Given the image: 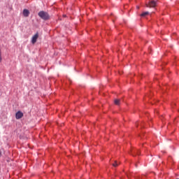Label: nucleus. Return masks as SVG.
Masks as SVG:
<instances>
[{
  "label": "nucleus",
  "instance_id": "nucleus-3",
  "mask_svg": "<svg viewBox=\"0 0 179 179\" xmlns=\"http://www.w3.org/2000/svg\"><path fill=\"white\" fill-rule=\"evenodd\" d=\"M37 38H38V33L32 36V38H31L32 44H36V43L37 42Z\"/></svg>",
  "mask_w": 179,
  "mask_h": 179
},
{
  "label": "nucleus",
  "instance_id": "nucleus-8",
  "mask_svg": "<svg viewBox=\"0 0 179 179\" xmlns=\"http://www.w3.org/2000/svg\"><path fill=\"white\" fill-rule=\"evenodd\" d=\"M117 166H118V162H115V163L113 164V167H117Z\"/></svg>",
  "mask_w": 179,
  "mask_h": 179
},
{
  "label": "nucleus",
  "instance_id": "nucleus-6",
  "mask_svg": "<svg viewBox=\"0 0 179 179\" xmlns=\"http://www.w3.org/2000/svg\"><path fill=\"white\" fill-rule=\"evenodd\" d=\"M148 15H149V12H144L141 15V16L142 17H145V16H148Z\"/></svg>",
  "mask_w": 179,
  "mask_h": 179
},
{
  "label": "nucleus",
  "instance_id": "nucleus-2",
  "mask_svg": "<svg viewBox=\"0 0 179 179\" xmlns=\"http://www.w3.org/2000/svg\"><path fill=\"white\" fill-rule=\"evenodd\" d=\"M156 5H157L156 1L152 0V1H150L148 4H147V6L148 8H155V6H156Z\"/></svg>",
  "mask_w": 179,
  "mask_h": 179
},
{
  "label": "nucleus",
  "instance_id": "nucleus-1",
  "mask_svg": "<svg viewBox=\"0 0 179 179\" xmlns=\"http://www.w3.org/2000/svg\"><path fill=\"white\" fill-rule=\"evenodd\" d=\"M38 16L43 20H48V19H50V15H48V13L45 12V11L39 12Z\"/></svg>",
  "mask_w": 179,
  "mask_h": 179
},
{
  "label": "nucleus",
  "instance_id": "nucleus-4",
  "mask_svg": "<svg viewBox=\"0 0 179 179\" xmlns=\"http://www.w3.org/2000/svg\"><path fill=\"white\" fill-rule=\"evenodd\" d=\"M22 117H23V113H22L21 111H18L15 114L16 120H20V118H22Z\"/></svg>",
  "mask_w": 179,
  "mask_h": 179
},
{
  "label": "nucleus",
  "instance_id": "nucleus-7",
  "mask_svg": "<svg viewBox=\"0 0 179 179\" xmlns=\"http://www.w3.org/2000/svg\"><path fill=\"white\" fill-rule=\"evenodd\" d=\"M114 103H115V104H116V106H119L120 99H115Z\"/></svg>",
  "mask_w": 179,
  "mask_h": 179
},
{
  "label": "nucleus",
  "instance_id": "nucleus-9",
  "mask_svg": "<svg viewBox=\"0 0 179 179\" xmlns=\"http://www.w3.org/2000/svg\"><path fill=\"white\" fill-rule=\"evenodd\" d=\"M0 156H1V152H0Z\"/></svg>",
  "mask_w": 179,
  "mask_h": 179
},
{
  "label": "nucleus",
  "instance_id": "nucleus-5",
  "mask_svg": "<svg viewBox=\"0 0 179 179\" xmlns=\"http://www.w3.org/2000/svg\"><path fill=\"white\" fill-rule=\"evenodd\" d=\"M22 15L23 16H24V17H29V15H30V11H29V10L27 9H24Z\"/></svg>",
  "mask_w": 179,
  "mask_h": 179
}]
</instances>
